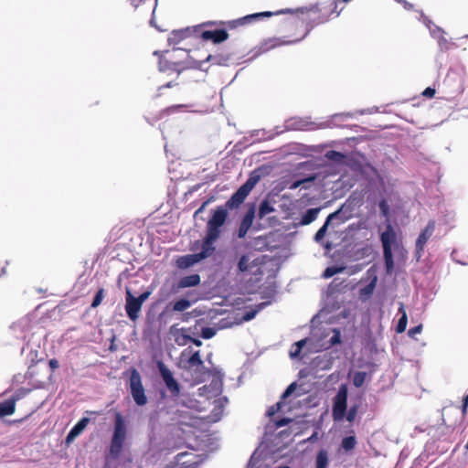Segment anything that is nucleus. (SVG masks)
I'll return each instance as SVG.
<instances>
[{"label": "nucleus", "mask_w": 468, "mask_h": 468, "mask_svg": "<svg viewBox=\"0 0 468 468\" xmlns=\"http://www.w3.org/2000/svg\"><path fill=\"white\" fill-rule=\"evenodd\" d=\"M226 221L227 212L225 208L220 207L213 211L211 218L207 223L204 239L200 241H196L193 248L194 250H199L196 254L201 261L215 253V242L220 238Z\"/></svg>", "instance_id": "obj_1"}, {"label": "nucleus", "mask_w": 468, "mask_h": 468, "mask_svg": "<svg viewBox=\"0 0 468 468\" xmlns=\"http://www.w3.org/2000/svg\"><path fill=\"white\" fill-rule=\"evenodd\" d=\"M260 179L261 173L258 170L252 171L247 181L230 197L225 206H219L216 209L222 207L225 208L228 213V209L238 208L244 202L245 198L258 184Z\"/></svg>", "instance_id": "obj_2"}, {"label": "nucleus", "mask_w": 468, "mask_h": 468, "mask_svg": "<svg viewBox=\"0 0 468 468\" xmlns=\"http://www.w3.org/2000/svg\"><path fill=\"white\" fill-rule=\"evenodd\" d=\"M125 437L126 424L122 414L117 412L115 414L114 431L110 447L111 454H112L113 457H118V455L120 454Z\"/></svg>", "instance_id": "obj_3"}, {"label": "nucleus", "mask_w": 468, "mask_h": 468, "mask_svg": "<svg viewBox=\"0 0 468 468\" xmlns=\"http://www.w3.org/2000/svg\"><path fill=\"white\" fill-rule=\"evenodd\" d=\"M129 390L134 403L137 406L142 407L147 403L148 399L142 382V377L135 368L132 369L131 371L129 378Z\"/></svg>", "instance_id": "obj_4"}, {"label": "nucleus", "mask_w": 468, "mask_h": 468, "mask_svg": "<svg viewBox=\"0 0 468 468\" xmlns=\"http://www.w3.org/2000/svg\"><path fill=\"white\" fill-rule=\"evenodd\" d=\"M149 295L150 292H144L138 297H134L129 289L126 290L125 312L130 320L133 322L137 320L142 305L148 299Z\"/></svg>", "instance_id": "obj_5"}, {"label": "nucleus", "mask_w": 468, "mask_h": 468, "mask_svg": "<svg viewBox=\"0 0 468 468\" xmlns=\"http://www.w3.org/2000/svg\"><path fill=\"white\" fill-rule=\"evenodd\" d=\"M291 12H292L291 9L280 10L276 13H272V12H269V11L260 12V13L247 15V16L238 18V19L229 20V21L226 22V25L229 28L232 29V28H236L238 27H243L245 25L250 24V23L255 22L258 19L262 18V17H271L273 15L285 14V13H291Z\"/></svg>", "instance_id": "obj_6"}, {"label": "nucleus", "mask_w": 468, "mask_h": 468, "mask_svg": "<svg viewBox=\"0 0 468 468\" xmlns=\"http://www.w3.org/2000/svg\"><path fill=\"white\" fill-rule=\"evenodd\" d=\"M347 388L341 386L334 399L333 417L335 420H341L346 413Z\"/></svg>", "instance_id": "obj_7"}, {"label": "nucleus", "mask_w": 468, "mask_h": 468, "mask_svg": "<svg viewBox=\"0 0 468 468\" xmlns=\"http://www.w3.org/2000/svg\"><path fill=\"white\" fill-rule=\"evenodd\" d=\"M157 367L166 388L172 396L177 397L180 394V386L173 377L171 370L161 361L158 362Z\"/></svg>", "instance_id": "obj_8"}, {"label": "nucleus", "mask_w": 468, "mask_h": 468, "mask_svg": "<svg viewBox=\"0 0 468 468\" xmlns=\"http://www.w3.org/2000/svg\"><path fill=\"white\" fill-rule=\"evenodd\" d=\"M352 217L351 210L346 205H342L336 211L326 218V222L332 229H335L346 222Z\"/></svg>", "instance_id": "obj_9"}, {"label": "nucleus", "mask_w": 468, "mask_h": 468, "mask_svg": "<svg viewBox=\"0 0 468 468\" xmlns=\"http://www.w3.org/2000/svg\"><path fill=\"white\" fill-rule=\"evenodd\" d=\"M435 230V221L431 220L426 228L420 232L416 240L415 257L419 261L424 251L425 245Z\"/></svg>", "instance_id": "obj_10"}, {"label": "nucleus", "mask_w": 468, "mask_h": 468, "mask_svg": "<svg viewBox=\"0 0 468 468\" xmlns=\"http://www.w3.org/2000/svg\"><path fill=\"white\" fill-rule=\"evenodd\" d=\"M297 388V384L295 382L290 384L285 391L282 393L281 397V400L278 401L275 405L269 408L267 410L268 416L274 415L277 411L282 410V408L285 406L286 399L295 391Z\"/></svg>", "instance_id": "obj_11"}, {"label": "nucleus", "mask_w": 468, "mask_h": 468, "mask_svg": "<svg viewBox=\"0 0 468 468\" xmlns=\"http://www.w3.org/2000/svg\"><path fill=\"white\" fill-rule=\"evenodd\" d=\"M397 235L390 224H388L380 235L383 251H392V245L396 242Z\"/></svg>", "instance_id": "obj_12"}, {"label": "nucleus", "mask_w": 468, "mask_h": 468, "mask_svg": "<svg viewBox=\"0 0 468 468\" xmlns=\"http://www.w3.org/2000/svg\"><path fill=\"white\" fill-rule=\"evenodd\" d=\"M255 217V207L252 206L249 208L247 213L245 214L244 218L241 220V223L239 225V230H238V237L239 239H242L246 236L248 230L252 225L253 219Z\"/></svg>", "instance_id": "obj_13"}, {"label": "nucleus", "mask_w": 468, "mask_h": 468, "mask_svg": "<svg viewBox=\"0 0 468 468\" xmlns=\"http://www.w3.org/2000/svg\"><path fill=\"white\" fill-rule=\"evenodd\" d=\"M90 422V419L87 417H83L80 419L69 431L66 437V443L70 444L74 440L81 434V432L85 430L87 425Z\"/></svg>", "instance_id": "obj_14"}, {"label": "nucleus", "mask_w": 468, "mask_h": 468, "mask_svg": "<svg viewBox=\"0 0 468 468\" xmlns=\"http://www.w3.org/2000/svg\"><path fill=\"white\" fill-rule=\"evenodd\" d=\"M201 37L204 40H211L213 43H221L228 39L229 34L225 29L205 30L201 32Z\"/></svg>", "instance_id": "obj_15"}, {"label": "nucleus", "mask_w": 468, "mask_h": 468, "mask_svg": "<svg viewBox=\"0 0 468 468\" xmlns=\"http://www.w3.org/2000/svg\"><path fill=\"white\" fill-rule=\"evenodd\" d=\"M19 399L18 396L12 397L0 403V418L10 416L16 410V402Z\"/></svg>", "instance_id": "obj_16"}, {"label": "nucleus", "mask_w": 468, "mask_h": 468, "mask_svg": "<svg viewBox=\"0 0 468 468\" xmlns=\"http://www.w3.org/2000/svg\"><path fill=\"white\" fill-rule=\"evenodd\" d=\"M200 261H201L199 260L197 255L196 253H193V254H187L185 256H181L180 258H178L176 263H177L178 268L186 269V268H189Z\"/></svg>", "instance_id": "obj_17"}, {"label": "nucleus", "mask_w": 468, "mask_h": 468, "mask_svg": "<svg viewBox=\"0 0 468 468\" xmlns=\"http://www.w3.org/2000/svg\"><path fill=\"white\" fill-rule=\"evenodd\" d=\"M200 283V276L198 274H191L185 277H182L178 283L177 287L179 289H185L188 287H195Z\"/></svg>", "instance_id": "obj_18"}, {"label": "nucleus", "mask_w": 468, "mask_h": 468, "mask_svg": "<svg viewBox=\"0 0 468 468\" xmlns=\"http://www.w3.org/2000/svg\"><path fill=\"white\" fill-rule=\"evenodd\" d=\"M320 210V207L307 209L305 213L302 216L299 225L305 226L314 222L317 218Z\"/></svg>", "instance_id": "obj_19"}, {"label": "nucleus", "mask_w": 468, "mask_h": 468, "mask_svg": "<svg viewBox=\"0 0 468 468\" xmlns=\"http://www.w3.org/2000/svg\"><path fill=\"white\" fill-rule=\"evenodd\" d=\"M399 314H401L396 326V332L401 334L406 330L408 324V316L403 303H399Z\"/></svg>", "instance_id": "obj_20"}, {"label": "nucleus", "mask_w": 468, "mask_h": 468, "mask_svg": "<svg viewBox=\"0 0 468 468\" xmlns=\"http://www.w3.org/2000/svg\"><path fill=\"white\" fill-rule=\"evenodd\" d=\"M329 463L328 452L325 450H320L315 459V468H327Z\"/></svg>", "instance_id": "obj_21"}, {"label": "nucleus", "mask_w": 468, "mask_h": 468, "mask_svg": "<svg viewBox=\"0 0 468 468\" xmlns=\"http://www.w3.org/2000/svg\"><path fill=\"white\" fill-rule=\"evenodd\" d=\"M189 28L184 30H175L168 37L170 45L177 44L188 36Z\"/></svg>", "instance_id": "obj_22"}, {"label": "nucleus", "mask_w": 468, "mask_h": 468, "mask_svg": "<svg viewBox=\"0 0 468 468\" xmlns=\"http://www.w3.org/2000/svg\"><path fill=\"white\" fill-rule=\"evenodd\" d=\"M324 156L332 161V162H335L336 164H344L346 159V155L340 153V152H337V151H335V150H330V151H327L324 154Z\"/></svg>", "instance_id": "obj_23"}, {"label": "nucleus", "mask_w": 468, "mask_h": 468, "mask_svg": "<svg viewBox=\"0 0 468 468\" xmlns=\"http://www.w3.org/2000/svg\"><path fill=\"white\" fill-rule=\"evenodd\" d=\"M191 331V328H182L180 332L175 335V341L178 346H186L190 341L191 336L187 332Z\"/></svg>", "instance_id": "obj_24"}, {"label": "nucleus", "mask_w": 468, "mask_h": 468, "mask_svg": "<svg viewBox=\"0 0 468 468\" xmlns=\"http://www.w3.org/2000/svg\"><path fill=\"white\" fill-rule=\"evenodd\" d=\"M274 211V207L270 204L267 199H264L261 202L258 211L259 218L262 219L268 214Z\"/></svg>", "instance_id": "obj_25"}, {"label": "nucleus", "mask_w": 468, "mask_h": 468, "mask_svg": "<svg viewBox=\"0 0 468 468\" xmlns=\"http://www.w3.org/2000/svg\"><path fill=\"white\" fill-rule=\"evenodd\" d=\"M187 364L189 367H197L203 368L204 363L200 357V351L194 352L191 356L187 359Z\"/></svg>", "instance_id": "obj_26"}, {"label": "nucleus", "mask_w": 468, "mask_h": 468, "mask_svg": "<svg viewBox=\"0 0 468 468\" xmlns=\"http://www.w3.org/2000/svg\"><path fill=\"white\" fill-rule=\"evenodd\" d=\"M424 23L426 24L427 27L429 28L430 30V33L431 34V36L433 37H436V38H442L444 41H446L442 37V33L443 31L441 30V27L435 26L430 19H428L427 17H424Z\"/></svg>", "instance_id": "obj_27"}, {"label": "nucleus", "mask_w": 468, "mask_h": 468, "mask_svg": "<svg viewBox=\"0 0 468 468\" xmlns=\"http://www.w3.org/2000/svg\"><path fill=\"white\" fill-rule=\"evenodd\" d=\"M330 333L332 334V335L330 336V338L328 340V346L326 348L339 345L342 342V335H341L340 329L333 328Z\"/></svg>", "instance_id": "obj_28"}, {"label": "nucleus", "mask_w": 468, "mask_h": 468, "mask_svg": "<svg viewBox=\"0 0 468 468\" xmlns=\"http://www.w3.org/2000/svg\"><path fill=\"white\" fill-rule=\"evenodd\" d=\"M192 303L186 299V298H182L176 302L174 303L173 306H172V310L174 312H184L186 310H187L188 308H190Z\"/></svg>", "instance_id": "obj_29"}, {"label": "nucleus", "mask_w": 468, "mask_h": 468, "mask_svg": "<svg viewBox=\"0 0 468 468\" xmlns=\"http://www.w3.org/2000/svg\"><path fill=\"white\" fill-rule=\"evenodd\" d=\"M229 60V56L227 55H209L207 58V61H210L213 64L219 65V66H226L228 64V61Z\"/></svg>", "instance_id": "obj_30"}, {"label": "nucleus", "mask_w": 468, "mask_h": 468, "mask_svg": "<svg viewBox=\"0 0 468 468\" xmlns=\"http://www.w3.org/2000/svg\"><path fill=\"white\" fill-rule=\"evenodd\" d=\"M356 445V439L355 436H347L342 440L341 447L345 452L353 450Z\"/></svg>", "instance_id": "obj_31"}, {"label": "nucleus", "mask_w": 468, "mask_h": 468, "mask_svg": "<svg viewBox=\"0 0 468 468\" xmlns=\"http://www.w3.org/2000/svg\"><path fill=\"white\" fill-rule=\"evenodd\" d=\"M386 271L388 274H391L394 269V261L392 251H383Z\"/></svg>", "instance_id": "obj_32"}, {"label": "nucleus", "mask_w": 468, "mask_h": 468, "mask_svg": "<svg viewBox=\"0 0 468 468\" xmlns=\"http://www.w3.org/2000/svg\"><path fill=\"white\" fill-rule=\"evenodd\" d=\"M250 257L249 255H242L238 262V269L239 271L244 272L250 270Z\"/></svg>", "instance_id": "obj_33"}, {"label": "nucleus", "mask_w": 468, "mask_h": 468, "mask_svg": "<svg viewBox=\"0 0 468 468\" xmlns=\"http://www.w3.org/2000/svg\"><path fill=\"white\" fill-rule=\"evenodd\" d=\"M299 42V40H291V41H285L282 40L281 38H272L270 39L266 44H270V46L263 49V51H267L270 48H273L282 45H288V44H294Z\"/></svg>", "instance_id": "obj_34"}, {"label": "nucleus", "mask_w": 468, "mask_h": 468, "mask_svg": "<svg viewBox=\"0 0 468 468\" xmlns=\"http://www.w3.org/2000/svg\"><path fill=\"white\" fill-rule=\"evenodd\" d=\"M367 378V373L362 371L355 372L353 375L352 382L356 388H360L364 385Z\"/></svg>", "instance_id": "obj_35"}, {"label": "nucleus", "mask_w": 468, "mask_h": 468, "mask_svg": "<svg viewBox=\"0 0 468 468\" xmlns=\"http://www.w3.org/2000/svg\"><path fill=\"white\" fill-rule=\"evenodd\" d=\"M328 228H330L329 224H327L326 221H324V225L317 230V232L314 235V241L317 243H322Z\"/></svg>", "instance_id": "obj_36"}, {"label": "nucleus", "mask_w": 468, "mask_h": 468, "mask_svg": "<svg viewBox=\"0 0 468 468\" xmlns=\"http://www.w3.org/2000/svg\"><path fill=\"white\" fill-rule=\"evenodd\" d=\"M267 305H268V303H260L259 305H257V309L256 310L247 312L244 314L243 319L245 321H250V320L253 319L255 317V315L257 314V313L259 311L262 310Z\"/></svg>", "instance_id": "obj_37"}, {"label": "nucleus", "mask_w": 468, "mask_h": 468, "mask_svg": "<svg viewBox=\"0 0 468 468\" xmlns=\"http://www.w3.org/2000/svg\"><path fill=\"white\" fill-rule=\"evenodd\" d=\"M305 123L303 121L290 120L286 122L287 129L301 130L303 129Z\"/></svg>", "instance_id": "obj_38"}, {"label": "nucleus", "mask_w": 468, "mask_h": 468, "mask_svg": "<svg viewBox=\"0 0 468 468\" xmlns=\"http://www.w3.org/2000/svg\"><path fill=\"white\" fill-rule=\"evenodd\" d=\"M217 333V329L213 327H203L201 329V337L204 339L212 338Z\"/></svg>", "instance_id": "obj_39"}, {"label": "nucleus", "mask_w": 468, "mask_h": 468, "mask_svg": "<svg viewBox=\"0 0 468 468\" xmlns=\"http://www.w3.org/2000/svg\"><path fill=\"white\" fill-rule=\"evenodd\" d=\"M341 271H342V268L334 267V266L327 267L323 273V277L325 279L331 278L335 274L339 273Z\"/></svg>", "instance_id": "obj_40"}, {"label": "nucleus", "mask_w": 468, "mask_h": 468, "mask_svg": "<svg viewBox=\"0 0 468 468\" xmlns=\"http://www.w3.org/2000/svg\"><path fill=\"white\" fill-rule=\"evenodd\" d=\"M315 179L314 176H308V177H305V178H303V179H298V180H295L292 186H291V189H296L300 186H302L303 184L305 183H310V182H313L314 180Z\"/></svg>", "instance_id": "obj_41"}, {"label": "nucleus", "mask_w": 468, "mask_h": 468, "mask_svg": "<svg viewBox=\"0 0 468 468\" xmlns=\"http://www.w3.org/2000/svg\"><path fill=\"white\" fill-rule=\"evenodd\" d=\"M379 210L383 217L388 218L389 215V205L386 199H381L378 203Z\"/></svg>", "instance_id": "obj_42"}, {"label": "nucleus", "mask_w": 468, "mask_h": 468, "mask_svg": "<svg viewBox=\"0 0 468 468\" xmlns=\"http://www.w3.org/2000/svg\"><path fill=\"white\" fill-rule=\"evenodd\" d=\"M176 63H170L168 60L163 58L162 57L159 58V70L160 71H165L167 69H171L172 66H175Z\"/></svg>", "instance_id": "obj_43"}, {"label": "nucleus", "mask_w": 468, "mask_h": 468, "mask_svg": "<svg viewBox=\"0 0 468 468\" xmlns=\"http://www.w3.org/2000/svg\"><path fill=\"white\" fill-rule=\"evenodd\" d=\"M103 292H104L103 289H100L96 292V294H95V296L93 298V301L91 303V307H97L98 305L101 304V301L103 299Z\"/></svg>", "instance_id": "obj_44"}, {"label": "nucleus", "mask_w": 468, "mask_h": 468, "mask_svg": "<svg viewBox=\"0 0 468 468\" xmlns=\"http://www.w3.org/2000/svg\"><path fill=\"white\" fill-rule=\"evenodd\" d=\"M422 331V324H419L415 327H412L409 330L408 335L409 336L414 338L416 335L420 334Z\"/></svg>", "instance_id": "obj_45"}, {"label": "nucleus", "mask_w": 468, "mask_h": 468, "mask_svg": "<svg viewBox=\"0 0 468 468\" xmlns=\"http://www.w3.org/2000/svg\"><path fill=\"white\" fill-rule=\"evenodd\" d=\"M356 415V409L355 407H353V408L349 409V410L347 411L346 420L349 422H352L355 420Z\"/></svg>", "instance_id": "obj_46"}, {"label": "nucleus", "mask_w": 468, "mask_h": 468, "mask_svg": "<svg viewBox=\"0 0 468 468\" xmlns=\"http://www.w3.org/2000/svg\"><path fill=\"white\" fill-rule=\"evenodd\" d=\"M212 201V197L204 201L202 203V205L196 210L195 214H194V217H197L198 214L202 213L206 207Z\"/></svg>", "instance_id": "obj_47"}, {"label": "nucleus", "mask_w": 468, "mask_h": 468, "mask_svg": "<svg viewBox=\"0 0 468 468\" xmlns=\"http://www.w3.org/2000/svg\"><path fill=\"white\" fill-rule=\"evenodd\" d=\"M376 281H377V279L375 278L372 282H370V283H369V284H367V285L363 289V292H364L365 293H367V294L372 293V292H373V290H374V288H375V286H376Z\"/></svg>", "instance_id": "obj_48"}, {"label": "nucleus", "mask_w": 468, "mask_h": 468, "mask_svg": "<svg viewBox=\"0 0 468 468\" xmlns=\"http://www.w3.org/2000/svg\"><path fill=\"white\" fill-rule=\"evenodd\" d=\"M351 117V113L349 112H345V113H337V114H335L332 116V118L335 120V119H337L339 121H346L347 118Z\"/></svg>", "instance_id": "obj_49"}, {"label": "nucleus", "mask_w": 468, "mask_h": 468, "mask_svg": "<svg viewBox=\"0 0 468 468\" xmlns=\"http://www.w3.org/2000/svg\"><path fill=\"white\" fill-rule=\"evenodd\" d=\"M434 94H435V89L431 88V87L426 88L422 92V95L427 98H432L434 96Z\"/></svg>", "instance_id": "obj_50"}, {"label": "nucleus", "mask_w": 468, "mask_h": 468, "mask_svg": "<svg viewBox=\"0 0 468 468\" xmlns=\"http://www.w3.org/2000/svg\"><path fill=\"white\" fill-rule=\"evenodd\" d=\"M290 421H291L290 419L282 418V419L278 420L275 422V426H276V428H281V427L286 426Z\"/></svg>", "instance_id": "obj_51"}, {"label": "nucleus", "mask_w": 468, "mask_h": 468, "mask_svg": "<svg viewBox=\"0 0 468 468\" xmlns=\"http://www.w3.org/2000/svg\"><path fill=\"white\" fill-rule=\"evenodd\" d=\"M185 107H186L185 104L174 105V106L168 107L166 109V112L168 113H174V112H177L178 110L185 108Z\"/></svg>", "instance_id": "obj_52"}, {"label": "nucleus", "mask_w": 468, "mask_h": 468, "mask_svg": "<svg viewBox=\"0 0 468 468\" xmlns=\"http://www.w3.org/2000/svg\"><path fill=\"white\" fill-rule=\"evenodd\" d=\"M48 365H49V367L52 370H55V369H57L59 367L58 361L57 359H55V358L50 359L49 362H48Z\"/></svg>", "instance_id": "obj_53"}, {"label": "nucleus", "mask_w": 468, "mask_h": 468, "mask_svg": "<svg viewBox=\"0 0 468 468\" xmlns=\"http://www.w3.org/2000/svg\"><path fill=\"white\" fill-rule=\"evenodd\" d=\"M300 352H301V349H300V348H298V347H295V349H294V350H292V351L290 352V356H291L292 358L297 357V356L300 355Z\"/></svg>", "instance_id": "obj_54"}, {"label": "nucleus", "mask_w": 468, "mask_h": 468, "mask_svg": "<svg viewBox=\"0 0 468 468\" xmlns=\"http://www.w3.org/2000/svg\"><path fill=\"white\" fill-rule=\"evenodd\" d=\"M306 341H307L306 339H302V340H300V341L296 342V343L294 344V346H295V347H298V348H300V349L302 350V348L303 347V346L306 344Z\"/></svg>", "instance_id": "obj_55"}, {"label": "nucleus", "mask_w": 468, "mask_h": 468, "mask_svg": "<svg viewBox=\"0 0 468 468\" xmlns=\"http://www.w3.org/2000/svg\"><path fill=\"white\" fill-rule=\"evenodd\" d=\"M255 465H256V464H255V457H254V454H253V455L251 456V458H250V460L249 463H248L247 468H256V467H255Z\"/></svg>", "instance_id": "obj_56"}, {"label": "nucleus", "mask_w": 468, "mask_h": 468, "mask_svg": "<svg viewBox=\"0 0 468 468\" xmlns=\"http://www.w3.org/2000/svg\"><path fill=\"white\" fill-rule=\"evenodd\" d=\"M332 5H334V8L332 10V13H335V16H338L340 15V11H336V8H337V1H335L332 3Z\"/></svg>", "instance_id": "obj_57"}, {"label": "nucleus", "mask_w": 468, "mask_h": 468, "mask_svg": "<svg viewBox=\"0 0 468 468\" xmlns=\"http://www.w3.org/2000/svg\"><path fill=\"white\" fill-rule=\"evenodd\" d=\"M190 341L197 346H202V341L197 339V338H193L191 337Z\"/></svg>", "instance_id": "obj_58"}, {"label": "nucleus", "mask_w": 468, "mask_h": 468, "mask_svg": "<svg viewBox=\"0 0 468 468\" xmlns=\"http://www.w3.org/2000/svg\"><path fill=\"white\" fill-rule=\"evenodd\" d=\"M217 403V405L215 406V410L216 409H220L222 407V400L221 399H218V400H216L215 401Z\"/></svg>", "instance_id": "obj_59"}, {"label": "nucleus", "mask_w": 468, "mask_h": 468, "mask_svg": "<svg viewBox=\"0 0 468 468\" xmlns=\"http://www.w3.org/2000/svg\"><path fill=\"white\" fill-rule=\"evenodd\" d=\"M403 4H404L405 8H407V9H410L412 7V5L408 3L407 1L403 0Z\"/></svg>", "instance_id": "obj_60"}, {"label": "nucleus", "mask_w": 468, "mask_h": 468, "mask_svg": "<svg viewBox=\"0 0 468 468\" xmlns=\"http://www.w3.org/2000/svg\"><path fill=\"white\" fill-rule=\"evenodd\" d=\"M467 406H468V403H466V401L463 400V412L466 411Z\"/></svg>", "instance_id": "obj_61"}, {"label": "nucleus", "mask_w": 468, "mask_h": 468, "mask_svg": "<svg viewBox=\"0 0 468 468\" xmlns=\"http://www.w3.org/2000/svg\"><path fill=\"white\" fill-rule=\"evenodd\" d=\"M132 5H133V6H135V7H137V6H138V2H137V0H132Z\"/></svg>", "instance_id": "obj_62"}, {"label": "nucleus", "mask_w": 468, "mask_h": 468, "mask_svg": "<svg viewBox=\"0 0 468 468\" xmlns=\"http://www.w3.org/2000/svg\"><path fill=\"white\" fill-rule=\"evenodd\" d=\"M311 10H314V11L317 12V11H318V8H317V6H313V7L311 8Z\"/></svg>", "instance_id": "obj_63"}, {"label": "nucleus", "mask_w": 468, "mask_h": 468, "mask_svg": "<svg viewBox=\"0 0 468 468\" xmlns=\"http://www.w3.org/2000/svg\"><path fill=\"white\" fill-rule=\"evenodd\" d=\"M464 401H466V403H468V395L464 398Z\"/></svg>", "instance_id": "obj_64"}]
</instances>
